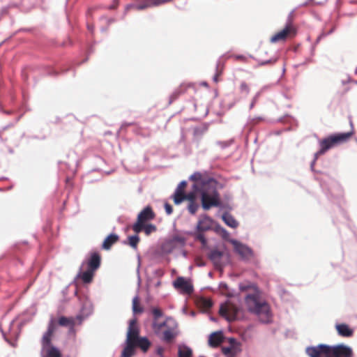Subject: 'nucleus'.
I'll return each instance as SVG.
<instances>
[{
    "label": "nucleus",
    "mask_w": 357,
    "mask_h": 357,
    "mask_svg": "<svg viewBox=\"0 0 357 357\" xmlns=\"http://www.w3.org/2000/svg\"><path fill=\"white\" fill-rule=\"evenodd\" d=\"M108 29V26H102L100 28V31L101 32H105V31H107Z\"/></svg>",
    "instance_id": "13d9d810"
},
{
    "label": "nucleus",
    "mask_w": 357,
    "mask_h": 357,
    "mask_svg": "<svg viewBox=\"0 0 357 357\" xmlns=\"http://www.w3.org/2000/svg\"><path fill=\"white\" fill-rule=\"evenodd\" d=\"M190 314H191V316H192V317H193V316H195V312H194V311H191V312H190Z\"/></svg>",
    "instance_id": "774afa93"
},
{
    "label": "nucleus",
    "mask_w": 357,
    "mask_h": 357,
    "mask_svg": "<svg viewBox=\"0 0 357 357\" xmlns=\"http://www.w3.org/2000/svg\"><path fill=\"white\" fill-rule=\"evenodd\" d=\"M31 29H26V28H21V29H19L18 30L15 31L10 37H8L7 38H6L4 40H3L1 43H0V47L2 45L3 43L8 41L10 40L11 38H13V36H15L17 33L21 32V31H30Z\"/></svg>",
    "instance_id": "e433bc0d"
},
{
    "label": "nucleus",
    "mask_w": 357,
    "mask_h": 357,
    "mask_svg": "<svg viewBox=\"0 0 357 357\" xmlns=\"http://www.w3.org/2000/svg\"><path fill=\"white\" fill-rule=\"evenodd\" d=\"M341 83L344 86L349 84V86L345 87L344 89H350L351 88H354L355 85L357 86V80L352 79L349 75L347 77V79H342Z\"/></svg>",
    "instance_id": "7c9ffc66"
},
{
    "label": "nucleus",
    "mask_w": 357,
    "mask_h": 357,
    "mask_svg": "<svg viewBox=\"0 0 357 357\" xmlns=\"http://www.w3.org/2000/svg\"><path fill=\"white\" fill-rule=\"evenodd\" d=\"M176 331L174 329L167 330L163 333V338L165 340L169 342L176 336Z\"/></svg>",
    "instance_id": "72a5a7b5"
},
{
    "label": "nucleus",
    "mask_w": 357,
    "mask_h": 357,
    "mask_svg": "<svg viewBox=\"0 0 357 357\" xmlns=\"http://www.w3.org/2000/svg\"><path fill=\"white\" fill-rule=\"evenodd\" d=\"M150 346L149 341L146 337H141L135 343V347H139L144 351H146Z\"/></svg>",
    "instance_id": "cd10ccee"
},
{
    "label": "nucleus",
    "mask_w": 357,
    "mask_h": 357,
    "mask_svg": "<svg viewBox=\"0 0 357 357\" xmlns=\"http://www.w3.org/2000/svg\"><path fill=\"white\" fill-rule=\"evenodd\" d=\"M165 209L167 214L170 215L172 213V207L168 203L165 204Z\"/></svg>",
    "instance_id": "a18cd8bd"
},
{
    "label": "nucleus",
    "mask_w": 357,
    "mask_h": 357,
    "mask_svg": "<svg viewBox=\"0 0 357 357\" xmlns=\"http://www.w3.org/2000/svg\"><path fill=\"white\" fill-rule=\"evenodd\" d=\"M353 135V131L344 133H338L330 136L328 138L322 140L320 142L321 149L314 154V159L312 162L311 167L312 168L316 160L319 155L324 154L328 149L334 146L335 145L347 142Z\"/></svg>",
    "instance_id": "39448f33"
},
{
    "label": "nucleus",
    "mask_w": 357,
    "mask_h": 357,
    "mask_svg": "<svg viewBox=\"0 0 357 357\" xmlns=\"http://www.w3.org/2000/svg\"><path fill=\"white\" fill-rule=\"evenodd\" d=\"M212 226V220L206 215H202L198 221L197 228L199 231H204L210 229Z\"/></svg>",
    "instance_id": "a211bd4d"
},
{
    "label": "nucleus",
    "mask_w": 357,
    "mask_h": 357,
    "mask_svg": "<svg viewBox=\"0 0 357 357\" xmlns=\"http://www.w3.org/2000/svg\"><path fill=\"white\" fill-rule=\"evenodd\" d=\"M162 352H163V349L160 347L157 349V353L158 355L162 356Z\"/></svg>",
    "instance_id": "4d7b16f0"
},
{
    "label": "nucleus",
    "mask_w": 357,
    "mask_h": 357,
    "mask_svg": "<svg viewBox=\"0 0 357 357\" xmlns=\"http://www.w3.org/2000/svg\"><path fill=\"white\" fill-rule=\"evenodd\" d=\"M336 28H337L336 24H333L332 26V27L330 29V30L327 31V34H329V35L332 34L335 31Z\"/></svg>",
    "instance_id": "3c124183"
},
{
    "label": "nucleus",
    "mask_w": 357,
    "mask_h": 357,
    "mask_svg": "<svg viewBox=\"0 0 357 357\" xmlns=\"http://www.w3.org/2000/svg\"><path fill=\"white\" fill-rule=\"evenodd\" d=\"M307 4H308V1H305V2L303 3L301 6H307Z\"/></svg>",
    "instance_id": "0e129e2a"
},
{
    "label": "nucleus",
    "mask_w": 357,
    "mask_h": 357,
    "mask_svg": "<svg viewBox=\"0 0 357 357\" xmlns=\"http://www.w3.org/2000/svg\"><path fill=\"white\" fill-rule=\"evenodd\" d=\"M306 353L310 357H353L351 348L344 344L308 347Z\"/></svg>",
    "instance_id": "f03ea898"
},
{
    "label": "nucleus",
    "mask_w": 357,
    "mask_h": 357,
    "mask_svg": "<svg viewBox=\"0 0 357 357\" xmlns=\"http://www.w3.org/2000/svg\"><path fill=\"white\" fill-rule=\"evenodd\" d=\"M106 20L107 26H109L111 24L116 22V20L113 17L106 18Z\"/></svg>",
    "instance_id": "8fccbe9b"
},
{
    "label": "nucleus",
    "mask_w": 357,
    "mask_h": 357,
    "mask_svg": "<svg viewBox=\"0 0 357 357\" xmlns=\"http://www.w3.org/2000/svg\"><path fill=\"white\" fill-rule=\"evenodd\" d=\"M174 286L185 294H190L192 291V286L190 282L182 277L178 278L174 282Z\"/></svg>",
    "instance_id": "4468645a"
},
{
    "label": "nucleus",
    "mask_w": 357,
    "mask_h": 357,
    "mask_svg": "<svg viewBox=\"0 0 357 357\" xmlns=\"http://www.w3.org/2000/svg\"><path fill=\"white\" fill-rule=\"evenodd\" d=\"M223 340L222 332H215L212 333L208 339V343L212 347L218 346Z\"/></svg>",
    "instance_id": "4be33fe9"
},
{
    "label": "nucleus",
    "mask_w": 357,
    "mask_h": 357,
    "mask_svg": "<svg viewBox=\"0 0 357 357\" xmlns=\"http://www.w3.org/2000/svg\"><path fill=\"white\" fill-rule=\"evenodd\" d=\"M245 305L248 310L256 314L261 322L268 323L271 321L269 305L261 301L257 294L248 295L245 297Z\"/></svg>",
    "instance_id": "7ed1b4c3"
},
{
    "label": "nucleus",
    "mask_w": 357,
    "mask_h": 357,
    "mask_svg": "<svg viewBox=\"0 0 357 357\" xmlns=\"http://www.w3.org/2000/svg\"><path fill=\"white\" fill-rule=\"evenodd\" d=\"M222 252L217 250H212L209 254L210 259L213 261L216 267H220L222 266Z\"/></svg>",
    "instance_id": "412c9836"
},
{
    "label": "nucleus",
    "mask_w": 357,
    "mask_h": 357,
    "mask_svg": "<svg viewBox=\"0 0 357 357\" xmlns=\"http://www.w3.org/2000/svg\"><path fill=\"white\" fill-rule=\"evenodd\" d=\"M72 65L68 62L56 61L52 65L45 66L41 70L43 75L56 77L69 71Z\"/></svg>",
    "instance_id": "6e6552de"
},
{
    "label": "nucleus",
    "mask_w": 357,
    "mask_h": 357,
    "mask_svg": "<svg viewBox=\"0 0 357 357\" xmlns=\"http://www.w3.org/2000/svg\"><path fill=\"white\" fill-rule=\"evenodd\" d=\"M153 327L155 328L156 327H158V328H160L161 327V325H157L156 324H153Z\"/></svg>",
    "instance_id": "69168bd1"
},
{
    "label": "nucleus",
    "mask_w": 357,
    "mask_h": 357,
    "mask_svg": "<svg viewBox=\"0 0 357 357\" xmlns=\"http://www.w3.org/2000/svg\"><path fill=\"white\" fill-rule=\"evenodd\" d=\"M236 59L243 60L245 59V56L243 54H238V55H236Z\"/></svg>",
    "instance_id": "bf43d9fd"
},
{
    "label": "nucleus",
    "mask_w": 357,
    "mask_h": 357,
    "mask_svg": "<svg viewBox=\"0 0 357 357\" xmlns=\"http://www.w3.org/2000/svg\"><path fill=\"white\" fill-rule=\"evenodd\" d=\"M297 33H298L297 27L292 25V24L290 22V28H289V33H292L293 36H296Z\"/></svg>",
    "instance_id": "a19ab883"
},
{
    "label": "nucleus",
    "mask_w": 357,
    "mask_h": 357,
    "mask_svg": "<svg viewBox=\"0 0 357 357\" xmlns=\"http://www.w3.org/2000/svg\"><path fill=\"white\" fill-rule=\"evenodd\" d=\"M197 238L198 240H199L202 243L203 245H205L206 243V241L202 234H198L197 236Z\"/></svg>",
    "instance_id": "49530a36"
},
{
    "label": "nucleus",
    "mask_w": 357,
    "mask_h": 357,
    "mask_svg": "<svg viewBox=\"0 0 357 357\" xmlns=\"http://www.w3.org/2000/svg\"><path fill=\"white\" fill-rule=\"evenodd\" d=\"M223 221L230 227L236 228L238 226L237 221L229 213L222 215Z\"/></svg>",
    "instance_id": "bb28decb"
},
{
    "label": "nucleus",
    "mask_w": 357,
    "mask_h": 357,
    "mask_svg": "<svg viewBox=\"0 0 357 357\" xmlns=\"http://www.w3.org/2000/svg\"><path fill=\"white\" fill-rule=\"evenodd\" d=\"M66 15H67L68 23L69 26L73 29V36L75 37V39H73L71 36H68L67 38L62 42H56L55 45L57 47H68V46L71 47L77 43L79 46L80 51L82 52V53H84L86 54L84 59L82 61H78V62L75 63V65L79 66L82 65V63L86 62L89 60V55L91 54H92L94 51L93 45L96 44V41L93 42V44L87 45L86 50H84V43L83 40L79 38L77 31L75 29L74 26L73 25V24L70 21L69 15L68 14L67 12H66Z\"/></svg>",
    "instance_id": "20e7f679"
},
{
    "label": "nucleus",
    "mask_w": 357,
    "mask_h": 357,
    "mask_svg": "<svg viewBox=\"0 0 357 357\" xmlns=\"http://www.w3.org/2000/svg\"><path fill=\"white\" fill-rule=\"evenodd\" d=\"M140 337H139V329L136 324V320L132 319L130 321L128 330L126 336V342L135 344L137 340Z\"/></svg>",
    "instance_id": "f8f14e48"
},
{
    "label": "nucleus",
    "mask_w": 357,
    "mask_h": 357,
    "mask_svg": "<svg viewBox=\"0 0 357 357\" xmlns=\"http://www.w3.org/2000/svg\"><path fill=\"white\" fill-rule=\"evenodd\" d=\"M132 310L134 313H139L142 312V308L139 306V297L136 296L132 299Z\"/></svg>",
    "instance_id": "473e14b6"
},
{
    "label": "nucleus",
    "mask_w": 357,
    "mask_h": 357,
    "mask_svg": "<svg viewBox=\"0 0 357 357\" xmlns=\"http://www.w3.org/2000/svg\"><path fill=\"white\" fill-rule=\"evenodd\" d=\"M135 344L126 342V347L123 349L121 357H132L135 354Z\"/></svg>",
    "instance_id": "393cba45"
},
{
    "label": "nucleus",
    "mask_w": 357,
    "mask_h": 357,
    "mask_svg": "<svg viewBox=\"0 0 357 357\" xmlns=\"http://www.w3.org/2000/svg\"><path fill=\"white\" fill-rule=\"evenodd\" d=\"M299 47H300V44H298V45L296 46L294 51H297V50L299 48Z\"/></svg>",
    "instance_id": "338daca9"
},
{
    "label": "nucleus",
    "mask_w": 357,
    "mask_h": 357,
    "mask_svg": "<svg viewBox=\"0 0 357 357\" xmlns=\"http://www.w3.org/2000/svg\"><path fill=\"white\" fill-rule=\"evenodd\" d=\"M144 223L139 222V219H137V222L132 227L134 231L137 234L140 232L144 229Z\"/></svg>",
    "instance_id": "4c0bfd02"
},
{
    "label": "nucleus",
    "mask_w": 357,
    "mask_h": 357,
    "mask_svg": "<svg viewBox=\"0 0 357 357\" xmlns=\"http://www.w3.org/2000/svg\"><path fill=\"white\" fill-rule=\"evenodd\" d=\"M340 3H341V0H336V2H335L336 6H338Z\"/></svg>",
    "instance_id": "e2e57ef3"
},
{
    "label": "nucleus",
    "mask_w": 357,
    "mask_h": 357,
    "mask_svg": "<svg viewBox=\"0 0 357 357\" xmlns=\"http://www.w3.org/2000/svg\"><path fill=\"white\" fill-rule=\"evenodd\" d=\"M235 252L244 260H250L253 257V252L248 245L234 239H230Z\"/></svg>",
    "instance_id": "9d476101"
},
{
    "label": "nucleus",
    "mask_w": 357,
    "mask_h": 357,
    "mask_svg": "<svg viewBox=\"0 0 357 357\" xmlns=\"http://www.w3.org/2000/svg\"><path fill=\"white\" fill-rule=\"evenodd\" d=\"M93 271L89 269L82 273L81 278L85 283H89L92 280L93 276Z\"/></svg>",
    "instance_id": "2f4dec72"
},
{
    "label": "nucleus",
    "mask_w": 357,
    "mask_h": 357,
    "mask_svg": "<svg viewBox=\"0 0 357 357\" xmlns=\"http://www.w3.org/2000/svg\"><path fill=\"white\" fill-rule=\"evenodd\" d=\"M154 218L153 212L149 206L146 207L143 211H142L138 216L137 219H139V222L143 223L152 220Z\"/></svg>",
    "instance_id": "6ab92c4d"
},
{
    "label": "nucleus",
    "mask_w": 357,
    "mask_h": 357,
    "mask_svg": "<svg viewBox=\"0 0 357 357\" xmlns=\"http://www.w3.org/2000/svg\"><path fill=\"white\" fill-rule=\"evenodd\" d=\"M144 231L146 235H149L156 230V227L153 225H144Z\"/></svg>",
    "instance_id": "58836bf2"
},
{
    "label": "nucleus",
    "mask_w": 357,
    "mask_h": 357,
    "mask_svg": "<svg viewBox=\"0 0 357 357\" xmlns=\"http://www.w3.org/2000/svg\"><path fill=\"white\" fill-rule=\"evenodd\" d=\"M322 39L327 36H329V34H327V31H322L321 33L319 35Z\"/></svg>",
    "instance_id": "603ef678"
},
{
    "label": "nucleus",
    "mask_w": 357,
    "mask_h": 357,
    "mask_svg": "<svg viewBox=\"0 0 357 357\" xmlns=\"http://www.w3.org/2000/svg\"><path fill=\"white\" fill-rule=\"evenodd\" d=\"M118 236L114 234L109 235L102 243V248L105 250H109L111 246L118 241Z\"/></svg>",
    "instance_id": "a878e982"
},
{
    "label": "nucleus",
    "mask_w": 357,
    "mask_h": 357,
    "mask_svg": "<svg viewBox=\"0 0 357 357\" xmlns=\"http://www.w3.org/2000/svg\"><path fill=\"white\" fill-rule=\"evenodd\" d=\"M221 294H227V285L225 283L221 282L219 285Z\"/></svg>",
    "instance_id": "ea45409f"
},
{
    "label": "nucleus",
    "mask_w": 357,
    "mask_h": 357,
    "mask_svg": "<svg viewBox=\"0 0 357 357\" xmlns=\"http://www.w3.org/2000/svg\"><path fill=\"white\" fill-rule=\"evenodd\" d=\"M336 329L338 334L344 337H349L353 333V331L346 324H337Z\"/></svg>",
    "instance_id": "b1692460"
},
{
    "label": "nucleus",
    "mask_w": 357,
    "mask_h": 357,
    "mask_svg": "<svg viewBox=\"0 0 357 357\" xmlns=\"http://www.w3.org/2000/svg\"><path fill=\"white\" fill-rule=\"evenodd\" d=\"M86 27H87V29L89 30V31H90L91 33L93 32V31H94L93 24L87 23Z\"/></svg>",
    "instance_id": "09e8293b"
},
{
    "label": "nucleus",
    "mask_w": 357,
    "mask_h": 357,
    "mask_svg": "<svg viewBox=\"0 0 357 357\" xmlns=\"http://www.w3.org/2000/svg\"><path fill=\"white\" fill-rule=\"evenodd\" d=\"M314 4L321 6V5H324V2H322V1L315 2L314 1Z\"/></svg>",
    "instance_id": "680f3d73"
},
{
    "label": "nucleus",
    "mask_w": 357,
    "mask_h": 357,
    "mask_svg": "<svg viewBox=\"0 0 357 357\" xmlns=\"http://www.w3.org/2000/svg\"><path fill=\"white\" fill-rule=\"evenodd\" d=\"M271 86H272V85L271 86L264 85L261 89H264V90L268 89Z\"/></svg>",
    "instance_id": "052dcab7"
},
{
    "label": "nucleus",
    "mask_w": 357,
    "mask_h": 357,
    "mask_svg": "<svg viewBox=\"0 0 357 357\" xmlns=\"http://www.w3.org/2000/svg\"><path fill=\"white\" fill-rule=\"evenodd\" d=\"M197 304L203 310H207L212 306V301L210 298H200Z\"/></svg>",
    "instance_id": "c85d7f7f"
},
{
    "label": "nucleus",
    "mask_w": 357,
    "mask_h": 357,
    "mask_svg": "<svg viewBox=\"0 0 357 357\" xmlns=\"http://www.w3.org/2000/svg\"><path fill=\"white\" fill-rule=\"evenodd\" d=\"M153 314L155 319H158V317L162 316V312L158 308H154L153 310Z\"/></svg>",
    "instance_id": "c03bdc74"
},
{
    "label": "nucleus",
    "mask_w": 357,
    "mask_h": 357,
    "mask_svg": "<svg viewBox=\"0 0 357 357\" xmlns=\"http://www.w3.org/2000/svg\"><path fill=\"white\" fill-rule=\"evenodd\" d=\"M172 1L173 0H136L135 3H130L125 6L122 18L126 15L130 9L135 8L138 10H143L148 8L158 6Z\"/></svg>",
    "instance_id": "0eeeda50"
},
{
    "label": "nucleus",
    "mask_w": 357,
    "mask_h": 357,
    "mask_svg": "<svg viewBox=\"0 0 357 357\" xmlns=\"http://www.w3.org/2000/svg\"><path fill=\"white\" fill-rule=\"evenodd\" d=\"M184 243L185 238L183 237L174 236L163 244L162 249L163 252L169 253L171 252L177 245H182Z\"/></svg>",
    "instance_id": "ddd939ff"
},
{
    "label": "nucleus",
    "mask_w": 357,
    "mask_h": 357,
    "mask_svg": "<svg viewBox=\"0 0 357 357\" xmlns=\"http://www.w3.org/2000/svg\"><path fill=\"white\" fill-rule=\"evenodd\" d=\"M239 309L231 303L221 305L220 314L227 321H231L238 318Z\"/></svg>",
    "instance_id": "1a4fd4ad"
},
{
    "label": "nucleus",
    "mask_w": 357,
    "mask_h": 357,
    "mask_svg": "<svg viewBox=\"0 0 357 357\" xmlns=\"http://www.w3.org/2000/svg\"><path fill=\"white\" fill-rule=\"evenodd\" d=\"M139 241V238L137 235L130 236L128 237V243L133 248H137Z\"/></svg>",
    "instance_id": "c9c22d12"
},
{
    "label": "nucleus",
    "mask_w": 357,
    "mask_h": 357,
    "mask_svg": "<svg viewBox=\"0 0 357 357\" xmlns=\"http://www.w3.org/2000/svg\"><path fill=\"white\" fill-rule=\"evenodd\" d=\"M198 86H204L206 88H208L209 84H208V82H206V81H201L199 82H183L181 83L180 85L178 86V87L176 88V89H195Z\"/></svg>",
    "instance_id": "f3484780"
},
{
    "label": "nucleus",
    "mask_w": 357,
    "mask_h": 357,
    "mask_svg": "<svg viewBox=\"0 0 357 357\" xmlns=\"http://www.w3.org/2000/svg\"><path fill=\"white\" fill-rule=\"evenodd\" d=\"M321 40H322V38L319 36H318L313 45H314L316 46L317 45H318L320 43V41Z\"/></svg>",
    "instance_id": "864d4df0"
},
{
    "label": "nucleus",
    "mask_w": 357,
    "mask_h": 357,
    "mask_svg": "<svg viewBox=\"0 0 357 357\" xmlns=\"http://www.w3.org/2000/svg\"><path fill=\"white\" fill-rule=\"evenodd\" d=\"M24 2H25V0H22L20 3H9L8 7L9 8H14V7L17 8V7H20V6H24Z\"/></svg>",
    "instance_id": "79ce46f5"
},
{
    "label": "nucleus",
    "mask_w": 357,
    "mask_h": 357,
    "mask_svg": "<svg viewBox=\"0 0 357 357\" xmlns=\"http://www.w3.org/2000/svg\"><path fill=\"white\" fill-rule=\"evenodd\" d=\"M258 61V66H262L266 65H273L277 61L278 58L276 57H271L268 59L266 60H257Z\"/></svg>",
    "instance_id": "f704fd0d"
},
{
    "label": "nucleus",
    "mask_w": 357,
    "mask_h": 357,
    "mask_svg": "<svg viewBox=\"0 0 357 357\" xmlns=\"http://www.w3.org/2000/svg\"><path fill=\"white\" fill-rule=\"evenodd\" d=\"M100 257L98 254L93 253L91 255L90 259L88 261L89 269L96 271L100 266Z\"/></svg>",
    "instance_id": "5701e85b"
},
{
    "label": "nucleus",
    "mask_w": 357,
    "mask_h": 357,
    "mask_svg": "<svg viewBox=\"0 0 357 357\" xmlns=\"http://www.w3.org/2000/svg\"><path fill=\"white\" fill-rule=\"evenodd\" d=\"M119 3V0H113L112 3L108 6L109 10L116 9Z\"/></svg>",
    "instance_id": "37998d69"
},
{
    "label": "nucleus",
    "mask_w": 357,
    "mask_h": 357,
    "mask_svg": "<svg viewBox=\"0 0 357 357\" xmlns=\"http://www.w3.org/2000/svg\"><path fill=\"white\" fill-rule=\"evenodd\" d=\"M294 12V10H291L290 13L289 14L287 21L284 26L283 29H282L280 31L275 33L274 35H273L270 38V42L271 43H276L279 42L280 40H282L285 38L289 32V28H290V17L293 13Z\"/></svg>",
    "instance_id": "9b49d317"
},
{
    "label": "nucleus",
    "mask_w": 357,
    "mask_h": 357,
    "mask_svg": "<svg viewBox=\"0 0 357 357\" xmlns=\"http://www.w3.org/2000/svg\"><path fill=\"white\" fill-rule=\"evenodd\" d=\"M223 66H224V63H221V61H220V59L218 60L217 63H216V72L215 73V75L213 76V81L214 82H218V76L221 75L222 73V71H223Z\"/></svg>",
    "instance_id": "c756f323"
},
{
    "label": "nucleus",
    "mask_w": 357,
    "mask_h": 357,
    "mask_svg": "<svg viewBox=\"0 0 357 357\" xmlns=\"http://www.w3.org/2000/svg\"><path fill=\"white\" fill-rule=\"evenodd\" d=\"M312 59L311 58H307L305 59V61H304L303 63H301V65H305L310 62H312Z\"/></svg>",
    "instance_id": "6e6d98bb"
},
{
    "label": "nucleus",
    "mask_w": 357,
    "mask_h": 357,
    "mask_svg": "<svg viewBox=\"0 0 357 357\" xmlns=\"http://www.w3.org/2000/svg\"><path fill=\"white\" fill-rule=\"evenodd\" d=\"M81 321V316H77L75 318H67L62 317L59 320V323L61 326H70L71 327L74 326L76 324H80Z\"/></svg>",
    "instance_id": "aec40b11"
},
{
    "label": "nucleus",
    "mask_w": 357,
    "mask_h": 357,
    "mask_svg": "<svg viewBox=\"0 0 357 357\" xmlns=\"http://www.w3.org/2000/svg\"><path fill=\"white\" fill-rule=\"evenodd\" d=\"M195 181L193 192L186 195L185 199L190 201L188 210L195 214L199 205L195 202L196 197L199 196L202 200V205L204 210L220 205L219 194L217 192L218 183L213 178L203 176L200 173H195L190 176Z\"/></svg>",
    "instance_id": "f257e3e1"
},
{
    "label": "nucleus",
    "mask_w": 357,
    "mask_h": 357,
    "mask_svg": "<svg viewBox=\"0 0 357 357\" xmlns=\"http://www.w3.org/2000/svg\"><path fill=\"white\" fill-rule=\"evenodd\" d=\"M314 51H315V45H312L311 46V48H310V54L311 56H314Z\"/></svg>",
    "instance_id": "5fc2aeb1"
},
{
    "label": "nucleus",
    "mask_w": 357,
    "mask_h": 357,
    "mask_svg": "<svg viewBox=\"0 0 357 357\" xmlns=\"http://www.w3.org/2000/svg\"><path fill=\"white\" fill-rule=\"evenodd\" d=\"M249 86L244 81L241 82L239 89H248Z\"/></svg>",
    "instance_id": "de8ad7c7"
},
{
    "label": "nucleus",
    "mask_w": 357,
    "mask_h": 357,
    "mask_svg": "<svg viewBox=\"0 0 357 357\" xmlns=\"http://www.w3.org/2000/svg\"><path fill=\"white\" fill-rule=\"evenodd\" d=\"M186 185V181H183L178 184V187L176 188L175 192L174 194V201L176 204H178L185 199L186 195H184L183 192Z\"/></svg>",
    "instance_id": "dca6fc26"
},
{
    "label": "nucleus",
    "mask_w": 357,
    "mask_h": 357,
    "mask_svg": "<svg viewBox=\"0 0 357 357\" xmlns=\"http://www.w3.org/2000/svg\"><path fill=\"white\" fill-rule=\"evenodd\" d=\"M55 329V324L52 320L47 332L42 339L41 357H61L60 351L51 344V337Z\"/></svg>",
    "instance_id": "423d86ee"
},
{
    "label": "nucleus",
    "mask_w": 357,
    "mask_h": 357,
    "mask_svg": "<svg viewBox=\"0 0 357 357\" xmlns=\"http://www.w3.org/2000/svg\"><path fill=\"white\" fill-rule=\"evenodd\" d=\"M230 346L224 347L222 349V353L227 357H234L239 351V346L235 339L229 340Z\"/></svg>",
    "instance_id": "2eb2a0df"
}]
</instances>
